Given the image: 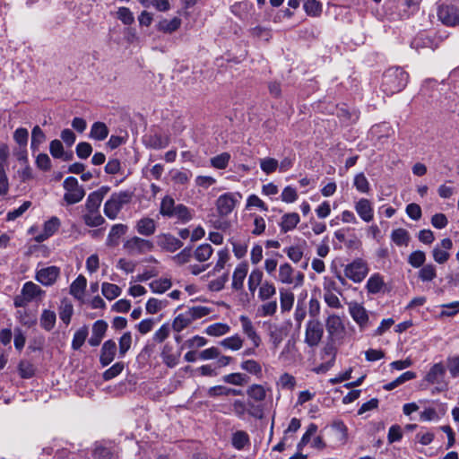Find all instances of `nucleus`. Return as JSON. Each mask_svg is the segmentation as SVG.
I'll return each mask as SVG.
<instances>
[{
	"mask_svg": "<svg viewBox=\"0 0 459 459\" xmlns=\"http://www.w3.org/2000/svg\"><path fill=\"white\" fill-rule=\"evenodd\" d=\"M408 78L409 75L403 69L400 67L389 68L383 75V91L388 95L400 92L406 86Z\"/></svg>",
	"mask_w": 459,
	"mask_h": 459,
	"instance_id": "f257e3e1",
	"label": "nucleus"
},
{
	"mask_svg": "<svg viewBox=\"0 0 459 459\" xmlns=\"http://www.w3.org/2000/svg\"><path fill=\"white\" fill-rule=\"evenodd\" d=\"M132 197L133 193L130 191L113 193L104 204L105 215L111 220L116 219L123 206L130 203Z\"/></svg>",
	"mask_w": 459,
	"mask_h": 459,
	"instance_id": "f03ea898",
	"label": "nucleus"
},
{
	"mask_svg": "<svg viewBox=\"0 0 459 459\" xmlns=\"http://www.w3.org/2000/svg\"><path fill=\"white\" fill-rule=\"evenodd\" d=\"M63 187L65 189L63 200L66 205L75 204L85 196L83 186L79 185L74 177L66 178L63 182Z\"/></svg>",
	"mask_w": 459,
	"mask_h": 459,
	"instance_id": "7ed1b4c3",
	"label": "nucleus"
},
{
	"mask_svg": "<svg viewBox=\"0 0 459 459\" xmlns=\"http://www.w3.org/2000/svg\"><path fill=\"white\" fill-rule=\"evenodd\" d=\"M123 248L127 255L135 256L152 252L154 249V244L149 239L134 236L124 243Z\"/></svg>",
	"mask_w": 459,
	"mask_h": 459,
	"instance_id": "20e7f679",
	"label": "nucleus"
},
{
	"mask_svg": "<svg viewBox=\"0 0 459 459\" xmlns=\"http://www.w3.org/2000/svg\"><path fill=\"white\" fill-rule=\"evenodd\" d=\"M304 278L303 273L295 271L289 263H283L279 267L277 280L282 284L300 287L303 285Z\"/></svg>",
	"mask_w": 459,
	"mask_h": 459,
	"instance_id": "39448f33",
	"label": "nucleus"
},
{
	"mask_svg": "<svg viewBox=\"0 0 459 459\" xmlns=\"http://www.w3.org/2000/svg\"><path fill=\"white\" fill-rule=\"evenodd\" d=\"M234 414L239 419H245L246 414L255 419L264 417V407L261 404H255L253 402L247 403L242 400H235L232 403Z\"/></svg>",
	"mask_w": 459,
	"mask_h": 459,
	"instance_id": "423d86ee",
	"label": "nucleus"
},
{
	"mask_svg": "<svg viewBox=\"0 0 459 459\" xmlns=\"http://www.w3.org/2000/svg\"><path fill=\"white\" fill-rule=\"evenodd\" d=\"M368 271L369 268L367 262L361 258H357L345 266L344 275L357 283L361 282L366 278Z\"/></svg>",
	"mask_w": 459,
	"mask_h": 459,
	"instance_id": "0eeeda50",
	"label": "nucleus"
},
{
	"mask_svg": "<svg viewBox=\"0 0 459 459\" xmlns=\"http://www.w3.org/2000/svg\"><path fill=\"white\" fill-rule=\"evenodd\" d=\"M349 313L355 323L359 325L360 331L366 330L372 325L368 312L361 304L358 302H350Z\"/></svg>",
	"mask_w": 459,
	"mask_h": 459,
	"instance_id": "6e6552de",
	"label": "nucleus"
},
{
	"mask_svg": "<svg viewBox=\"0 0 459 459\" xmlns=\"http://www.w3.org/2000/svg\"><path fill=\"white\" fill-rule=\"evenodd\" d=\"M324 328L318 320H309L306 325L305 342L309 347L317 346L323 337Z\"/></svg>",
	"mask_w": 459,
	"mask_h": 459,
	"instance_id": "1a4fd4ad",
	"label": "nucleus"
},
{
	"mask_svg": "<svg viewBox=\"0 0 459 459\" xmlns=\"http://www.w3.org/2000/svg\"><path fill=\"white\" fill-rule=\"evenodd\" d=\"M438 19L447 26H455L459 22V9L453 4H440L437 10Z\"/></svg>",
	"mask_w": 459,
	"mask_h": 459,
	"instance_id": "9d476101",
	"label": "nucleus"
},
{
	"mask_svg": "<svg viewBox=\"0 0 459 459\" xmlns=\"http://www.w3.org/2000/svg\"><path fill=\"white\" fill-rule=\"evenodd\" d=\"M325 327L328 334L333 340L335 341L343 338L345 326L340 316L336 315L329 316L325 322Z\"/></svg>",
	"mask_w": 459,
	"mask_h": 459,
	"instance_id": "9b49d317",
	"label": "nucleus"
},
{
	"mask_svg": "<svg viewBox=\"0 0 459 459\" xmlns=\"http://www.w3.org/2000/svg\"><path fill=\"white\" fill-rule=\"evenodd\" d=\"M453 247V242L449 238H443L432 250V256L436 263L443 264L450 257L449 250Z\"/></svg>",
	"mask_w": 459,
	"mask_h": 459,
	"instance_id": "f8f14e48",
	"label": "nucleus"
},
{
	"mask_svg": "<svg viewBox=\"0 0 459 459\" xmlns=\"http://www.w3.org/2000/svg\"><path fill=\"white\" fill-rule=\"evenodd\" d=\"M237 199L232 193H226L219 196L216 201V208L221 216H227L235 208Z\"/></svg>",
	"mask_w": 459,
	"mask_h": 459,
	"instance_id": "ddd939ff",
	"label": "nucleus"
},
{
	"mask_svg": "<svg viewBox=\"0 0 459 459\" xmlns=\"http://www.w3.org/2000/svg\"><path fill=\"white\" fill-rule=\"evenodd\" d=\"M158 246L168 252H175L183 247V242L169 233H162L157 236Z\"/></svg>",
	"mask_w": 459,
	"mask_h": 459,
	"instance_id": "4468645a",
	"label": "nucleus"
},
{
	"mask_svg": "<svg viewBox=\"0 0 459 459\" xmlns=\"http://www.w3.org/2000/svg\"><path fill=\"white\" fill-rule=\"evenodd\" d=\"M239 321L241 323L242 332L251 341L255 347H259L262 340L252 323L247 316H240Z\"/></svg>",
	"mask_w": 459,
	"mask_h": 459,
	"instance_id": "2eb2a0df",
	"label": "nucleus"
},
{
	"mask_svg": "<svg viewBox=\"0 0 459 459\" xmlns=\"http://www.w3.org/2000/svg\"><path fill=\"white\" fill-rule=\"evenodd\" d=\"M60 274V269L56 266H48L37 272L36 280L45 286L52 285Z\"/></svg>",
	"mask_w": 459,
	"mask_h": 459,
	"instance_id": "dca6fc26",
	"label": "nucleus"
},
{
	"mask_svg": "<svg viewBox=\"0 0 459 459\" xmlns=\"http://www.w3.org/2000/svg\"><path fill=\"white\" fill-rule=\"evenodd\" d=\"M355 211L362 221L370 222L374 219V210L372 204L366 198H361L355 203Z\"/></svg>",
	"mask_w": 459,
	"mask_h": 459,
	"instance_id": "f3484780",
	"label": "nucleus"
},
{
	"mask_svg": "<svg viewBox=\"0 0 459 459\" xmlns=\"http://www.w3.org/2000/svg\"><path fill=\"white\" fill-rule=\"evenodd\" d=\"M117 344L113 340L106 341L100 350V362L102 367H107L115 359Z\"/></svg>",
	"mask_w": 459,
	"mask_h": 459,
	"instance_id": "a211bd4d",
	"label": "nucleus"
},
{
	"mask_svg": "<svg viewBox=\"0 0 459 459\" xmlns=\"http://www.w3.org/2000/svg\"><path fill=\"white\" fill-rule=\"evenodd\" d=\"M248 272V265L247 263H240L237 265L232 275V288L239 290L244 286V281Z\"/></svg>",
	"mask_w": 459,
	"mask_h": 459,
	"instance_id": "6ab92c4d",
	"label": "nucleus"
},
{
	"mask_svg": "<svg viewBox=\"0 0 459 459\" xmlns=\"http://www.w3.org/2000/svg\"><path fill=\"white\" fill-rule=\"evenodd\" d=\"M107 328L108 324L104 320L96 321L92 325V334L89 339V344L93 347L100 345Z\"/></svg>",
	"mask_w": 459,
	"mask_h": 459,
	"instance_id": "aec40b11",
	"label": "nucleus"
},
{
	"mask_svg": "<svg viewBox=\"0 0 459 459\" xmlns=\"http://www.w3.org/2000/svg\"><path fill=\"white\" fill-rule=\"evenodd\" d=\"M156 228H157V226H156L155 221L153 219L148 218V217L142 218L141 220H139L136 222V225H135L136 231L140 235L145 236V237L153 235L156 231Z\"/></svg>",
	"mask_w": 459,
	"mask_h": 459,
	"instance_id": "412c9836",
	"label": "nucleus"
},
{
	"mask_svg": "<svg viewBox=\"0 0 459 459\" xmlns=\"http://www.w3.org/2000/svg\"><path fill=\"white\" fill-rule=\"evenodd\" d=\"M127 231V226L125 224H115L112 226L108 238H107V246L108 247H116L118 245L119 238L124 236Z\"/></svg>",
	"mask_w": 459,
	"mask_h": 459,
	"instance_id": "4be33fe9",
	"label": "nucleus"
},
{
	"mask_svg": "<svg viewBox=\"0 0 459 459\" xmlns=\"http://www.w3.org/2000/svg\"><path fill=\"white\" fill-rule=\"evenodd\" d=\"M145 145L149 148L159 150L166 148L169 144V136L151 134L144 139Z\"/></svg>",
	"mask_w": 459,
	"mask_h": 459,
	"instance_id": "5701e85b",
	"label": "nucleus"
},
{
	"mask_svg": "<svg viewBox=\"0 0 459 459\" xmlns=\"http://www.w3.org/2000/svg\"><path fill=\"white\" fill-rule=\"evenodd\" d=\"M390 238L392 241L398 247H408L411 240L409 231L403 228L394 230Z\"/></svg>",
	"mask_w": 459,
	"mask_h": 459,
	"instance_id": "b1692460",
	"label": "nucleus"
},
{
	"mask_svg": "<svg viewBox=\"0 0 459 459\" xmlns=\"http://www.w3.org/2000/svg\"><path fill=\"white\" fill-rule=\"evenodd\" d=\"M299 221V215L297 212L284 214L280 224L281 231L286 233L296 228Z\"/></svg>",
	"mask_w": 459,
	"mask_h": 459,
	"instance_id": "393cba45",
	"label": "nucleus"
},
{
	"mask_svg": "<svg viewBox=\"0 0 459 459\" xmlns=\"http://www.w3.org/2000/svg\"><path fill=\"white\" fill-rule=\"evenodd\" d=\"M21 292L30 300V302L45 293L39 285L32 281H27L24 283Z\"/></svg>",
	"mask_w": 459,
	"mask_h": 459,
	"instance_id": "a878e982",
	"label": "nucleus"
},
{
	"mask_svg": "<svg viewBox=\"0 0 459 459\" xmlns=\"http://www.w3.org/2000/svg\"><path fill=\"white\" fill-rule=\"evenodd\" d=\"M87 285L86 278L82 275H79L70 286V294L75 299H81L83 296L85 288Z\"/></svg>",
	"mask_w": 459,
	"mask_h": 459,
	"instance_id": "bb28decb",
	"label": "nucleus"
},
{
	"mask_svg": "<svg viewBox=\"0 0 459 459\" xmlns=\"http://www.w3.org/2000/svg\"><path fill=\"white\" fill-rule=\"evenodd\" d=\"M108 128L105 123L95 122L91 126L90 137L97 141H103L108 137Z\"/></svg>",
	"mask_w": 459,
	"mask_h": 459,
	"instance_id": "cd10ccee",
	"label": "nucleus"
},
{
	"mask_svg": "<svg viewBox=\"0 0 459 459\" xmlns=\"http://www.w3.org/2000/svg\"><path fill=\"white\" fill-rule=\"evenodd\" d=\"M40 326L46 331H51L56 325V315L55 311L44 309L40 315Z\"/></svg>",
	"mask_w": 459,
	"mask_h": 459,
	"instance_id": "c85d7f7f",
	"label": "nucleus"
},
{
	"mask_svg": "<svg viewBox=\"0 0 459 459\" xmlns=\"http://www.w3.org/2000/svg\"><path fill=\"white\" fill-rule=\"evenodd\" d=\"M60 225V220L56 217H52L50 220L45 222L44 232L42 235L39 236L37 239L39 241H43L49 238L59 229Z\"/></svg>",
	"mask_w": 459,
	"mask_h": 459,
	"instance_id": "c756f323",
	"label": "nucleus"
},
{
	"mask_svg": "<svg viewBox=\"0 0 459 459\" xmlns=\"http://www.w3.org/2000/svg\"><path fill=\"white\" fill-rule=\"evenodd\" d=\"M295 296L287 289H280V305L282 312L290 311L294 304Z\"/></svg>",
	"mask_w": 459,
	"mask_h": 459,
	"instance_id": "7c9ffc66",
	"label": "nucleus"
},
{
	"mask_svg": "<svg viewBox=\"0 0 459 459\" xmlns=\"http://www.w3.org/2000/svg\"><path fill=\"white\" fill-rule=\"evenodd\" d=\"M266 389L258 384H253L247 389V396L254 402H263L266 398Z\"/></svg>",
	"mask_w": 459,
	"mask_h": 459,
	"instance_id": "2f4dec72",
	"label": "nucleus"
},
{
	"mask_svg": "<svg viewBox=\"0 0 459 459\" xmlns=\"http://www.w3.org/2000/svg\"><path fill=\"white\" fill-rule=\"evenodd\" d=\"M181 25V19L174 17L171 20L164 19L157 24V29L164 33H172Z\"/></svg>",
	"mask_w": 459,
	"mask_h": 459,
	"instance_id": "473e14b6",
	"label": "nucleus"
},
{
	"mask_svg": "<svg viewBox=\"0 0 459 459\" xmlns=\"http://www.w3.org/2000/svg\"><path fill=\"white\" fill-rule=\"evenodd\" d=\"M240 368L251 375L255 376L257 378H261L263 376L262 366L258 361L255 359L243 360L240 363Z\"/></svg>",
	"mask_w": 459,
	"mask_h": 459,
	"instance_id": "72a5a7b5",
	"label": "nucleus"
},
{
	"mask_svg": "<svg viewBox=\"0 0 459 459\" xmlns=\"http://www.w3.org/2000/svg\"><path fill=\"white\" fill-rule=\"evenodd\" d=\"M84 223L89 227H99L105 222V219L99 211H86L82 215Z\"/></svg>",
	"mask_w": 459,
	"mask_h": 459,
	"instance_id": "f704fd0d",
	"label": "nucleus"
},
{
	"mask_svg": "<svg viewBox=\"0 0 459 459\" xmlns=\"http://www.w3.org/2000/svg\"><path fill=\"white\" fill-rule=\"evenodd\" d=\"M212 253L213 248L210 244H202L195 249L193 255L195 260L200 263H204L210 259Z\"/></svg>",
	"mask_w": 459,
	"mask_h": 459,
	"instance_id": "c9c22d12",
	"label": "nucleus"
},
{
	"mask_svg": "<svg viewBox=\"0 0 459 459\" xmlns=\"http://www.w3.org/2000/svg\"><path fill=\"white\" fill-rule=\"evenodd\" d=\"M190 316H189L187 311H185L184 313L177 316L172 322V329L177 333L183 331L190 324H192L193 321Z\"/></svg>",
	"mask_w": 459,
	"mask_h": 459,
	"instance_id": "e433bc0d",
	"label": "nucleus"
},
{
	"mask_svg": "<svg viewBox=\"0 0 459 459\" xmlns=\"http://www.w3.org/2000/svg\"><path fill=\"white\" fill-rule=\"evenodd\" d=\"M242 391L239 389H234L226 387L223 385H216L210 387L208 390V395L211 397L221 396V395H241Z\"/></svg>",
	"mask_w": 459,
	"mask_h": 459,
	"instance_id": "4c0bfd02",
	"label": "nucleus"
},
{
	"mask_svg": "<svg viewBox=\"0 0 459 459\" xmlns=\"http://www.w3.org/2000/svg\"><path fill=\"white\" fill-rule=\"evenodd\" d=\"M445 375V368L441 363L434 364L426 376V380L431 384L439 383Z\"/></svg>",
	"mask_w": 459,
	"mask_h": 459,
	"instance_id": "58836bf2",
	"label": "nucleus"
},
{
	"mask_svg": "<svg viewBox=\"0 0 459 459\" xmlns=\"http://www.w3.org/2000/svg\"><path fill=\"white\" fill-rule=\"evenodd\" d=\"M172 286L171 280L169 278H160L150 282L149 287L154 293H164L169 290Z\"/></svg>",
	"mask_w": 459,
	"mask_h": 459,
	"instance_id": "ea45409f",
	"label": "nucleus"
},
{
	"mask_svg": "<svg viewBox=\"0 0 459 459\" xmlns=\"http://www.w3.org/2000/svg\"><path fill=\"white\" fill-rule=\"evenodd\" d=\"M103 200V195L100 193L99 191H95L91 193L86 200L85 203V209L86 211H99V208L101 204V202Z\"/></svg>",
	"mask_w": 459,
	"mask_h": 459,
	"instance_id": "a19ab883",
	"label": "nucleus"
},
{
	"mask_svg": "<svg viewBox=\"0 0 459 459\" xmlns=\"http://www.w3.org/2000/svg\"><path fill=\"white\" fill-rule=\"evenodd\" d=\"M384 286L383 277L379 273H374L367 281L366 288L369 293H378Z\"/></svg>",
	"mask_w": 459,
	"mask_h": 459,
	"instance_id": "79ce46f5",
	"label": "nucleus"
},
{
	"mask_svg": "<svg viewBox=\"0 0 459 459\" xmlns=\"http://www.w3.org/2000/svg\"><path fill=\"white\" fill-rule=\"evenodd\" d=\"M264 273L260 269L253 270L248 276V290L251 293H254L256 289L263 283Z\"/></svg>",
	"mask_w": 459,
	"mask_h": 459,
	"instance_id": "37998d69",
	"label": "nucleus"
},
{
	"mask_svg": "<svg viewBox=\"0 0 459 459\" xmlns=\"http://www.w3.org/2000/svg\"><path fill=\"white\" fill-rule=\"evenodd\" d=\"M419 279L425 281H431L437 277V268L433 264L423 265L418 273Z\"/></svg>",
	"mask_w": 459,
	"mask_h": 459,
	"instance_id": "c03bdc74",
	"label": "nucleus"
},
{
	"mask_svg": "<svg viewBox=\"0 0 459 459\" xmlns=\"http://www.w3.org/2000/svg\"><path fill=\"white\" fill-rule=\"evenodd\" d=\"M276 293V288L271 281H265L262 283L258 290V298L262 301H265L273 298Z\"/></svg>",
	"mask_w": 459,
	"mask_h": 459,
	"instance_id": "a18cd8bd",
	"label": "nucleus"
},
{
	"mask_svg": "<svg viewBox=\"0 0 459 459\" xmlns=\"http://www.w3.org/2000/svg\"><path fill=\"white\" fill-rule=\"evenodd\" d=\"M175 200L169 196L166 195L160 203V213L168 218H172V212L176 208Z\"/></svg>",
	"mask_w": 459,
	"mask_h": 459,
	"instance_id": "49530a36",
	"label": "nucleus"
},
{
	"mask_svg": "<svg viewBox=\"0 0 459 459\" xmlns=\"http://www.w3.org/2000/svg\"><path fill=\"white\" fill-rule=\"evenodd\" d=\"M220 344L225 349L238 351L243 346V339L238 334H235L233 336L223 339L220 342Z\"/></svg>",
	"mask_w": 459,
	"mask_h": 459,
	"instance_id": "de8ad7c7",
	"label": "nucleus"
},
{
	"mask_svg": "<svg viewBox=\"0 0 459 459\" xmlns=\"http://www.w3.org/2000/svg\"><path fill=\"white\" fill-rule=\"evenodd\" d=\"M46 140V135L44 132L39 126H35L31 132V143L30 148L33 152H37L39 148V145L44 143Z\"/></svg>",
	"mask_w": 459,
	"mask_h": 459,
	"instance_id": "09e8293b",
	"label": "nucleus"
},
{
	"mask_svg": "<svg viewBox=\"0 0 459 459\" xmlns=\"http://www.w3.org/2000/svg\"><path fill=\"white\" fill-rule=\"evenodd\" d=\"M101 292L106 299L113 300L121 294V289L116 284L103 282L101 286Z\"/></svg>",
	"mask_w": 459,
	"mask_h": 459,
	"instance_id": "8fccbe9b",
	"label": "nucleus"
},
{
	"mask_svg": "<svg viewBox=\"0 0 459 459\" xmlns=\"http://www.w3.org/2000/svg\"><path fill=\"white\" fill-rule=\"evenodd\" d=\"M229 259H230V254H229L228 249H221V250L218 251V260H217L212 271L208 273V276L214 275L215 273L221 272L224 268V266L227 264V262L229 261Z\"/></svg>",
	"mask_w": 459,
	"mask_h": 459,
	"instance_id": "3c124183",
	"label": "nucleus"
},
{
	"mask_svg": "<svg viewBox=\"0 0 459 459\" xmlns=\"http://www.w3.org/2000/svg\"><path fill=\"white\" fill-rule=\"evenodd\" d=\"M89 331L87 326H82L79 328L74 334L72 348L75 351L79 350L84 343Z\"/></svg>",
	"mask_w": 459,
	"mask_h": 459,
	"instance_id": "603ef678",
	"label": "nucleus"
},
{
	"mask_svg": "<svg viewBox=\"0 0 459 459\" xmlns=\"http://www.w3.org/2000/svg\"><path fill=\"white\" fill-rule=\"evenodd\" d=\"M230 331V325L223 323L211 325L205 329V333L210 336H221L228 333Z\"/></svg>",
	"mask_w": 459,
	"mask_h": 459,
	"instance_id": "864d4df0",
	"label": "nucleus"
},
{
	"mask_svg": "<svg viewBox=\"0 0 459 459\" xmlns=\"http://www.w3.org/2000/svg\"><path fill=\"white\" fill-rule=\"evenodd\" d=\"M73 312V305L65 299L62 300L59 308V317L65 325L70 323Z\"/></svg>",
	"mask_w": 459,
	"mask_h": 459,
	"instance_id": "5fc2aeb1",
	"label": "nucleus"
},
{
	"mask_svg": "<svg viewBox=\"0 0 459 459\" xmlns=\"http://www.w3.org/2000/svg\"><path fill=\"white\" fill-rule=\"evenodd\" d=\"M426 254L421 250L411 252L408 256V263L414 268H420L425 265Z\"/></svg>",
	"mask_w": 459,
	"mask_h": 459,
	"instance_id": "6e6d98bb",
	"label": "nucleus"
},
{
	"mask_svg": "<svg viewBox=\"0 0 459 459\" xmlns=\"http://www.w3.org/2000/svg\"><path fill=\"white\" fill-rule=\"evenodd\" d=\"M172 218H177L183 223L189 221L192 219V214L189 209L184 204H178L172 212Z\"/></svg>",
	"mask_w": 459,
	"mask_h": 459,
	"instance_id": "4d7b16f0",
	"label": "nucleus"
},
{
	"mask_svg": "<svg viewBox=\"0 0 459 459\" xmlns=\"http://www.w3.org/2000/svg\"><path fill=\"white\" fill-rule=\"evenodd\" d=\"M168 305L167 300H160L155 298H151L146 303V311L148 314H156Z\"/></svg>",
	"mask_w": 459,
	"mask_h": 459,
	"instance_id": "13d9d810",
	"label": "nucleus"
},
{
	"mask_svg": "<svg viewBox=\"0 0 459 459\" xmlns=\"http://www.w3.org/2000/svg\"><path fill=\"white\" fill-rule=\"evenodd\" d=\"M222 380L230 385H244L248 382V377L242 373H231L225 375Z\"/></svg>",
	"mask_w": 459,
	"mask_h": 459,
	"instance_id": "bf43d9fd",
	"label": "nucleus"
},
{
	"mask_svg": "<svg viewBox=\"0 0 459 459\" xmlns=\"http://www.w3.org/2000/svg\"><path fill=\"white\" fill-rule=\"evenodd\" d=\"M161 358L168 367L174 368L178 363L179 355L171 353V348L166 345L161 352Z\"/></svg>",
	"mask_w": 459,
	"mask_h": 459,
	"instance_id": "052dcab7",
	"label": "nucleus"
},
{
	"mask_svg": "<svg viewBox=\"0 0 459 459\" xmlns=\"http://www.w3.org/2000/svg\"><path fill=\"white\" fill-rule=\"evenodd\" d=\"M230 160V153L222 152V153L212 158L211 164L215 169H223L227 168Z\"/></svg>",
	"mask_w": 459,
	"mask_h": 459,
	"instance_id": "680f3d73",
	"label": "nucleus"
},
{
	"mask_svg": "<svg viewBox=\"0 0 459 459\" xmlns=\"http://www.w3.org/2000/svg\"><path fill=\"white\" fill-rule=\"evenodd\" d=\"M119 355L124 357L126 353L130 350L132 344V334L130 332H126L120 337L119 342Z\"/></svg>",
	"mask_w": 459,
	"mask_h": 459,
	"instance_id": "e2e57ef3",
	"label": "nucleus"
},
{
	"mask_svg": "<svg viewBox=\"0 0 459 459\" xmlns=\"http://www.w3.org/2000/svg\"><path fill=\"white\" fill-rule=\"evenodd\" d=\"M260 168L267 175L273 173L278 168V160L273 158L260 160Z\"/></svg>",
	"mask_w": 459,
	"mask_h": 459,
	"instance_id": "0e129e2a",
	"label": "nucleus"
},
{
	"mask_svg": "<svg viewBox=\"0 0 459 459\" xmlns=\"http://www.w3.org/2000/svg\"><path fill=\"white\" fill-rule=\"evenodd\" d=\"M304 9L307 14L318 16L322 12V4L316 0H307L304 3Z\"/></svg>",
	"mask_w": 459,
	"mask_h": 459,
	"instance_id": "69168bd1",
	"label": "nucleus"
},
{
	"mask_svg": "<svg viewBox=\"0 0 459 459\" xmlns=\"http://www.w3.org/2000/svg\"><path fill=\"white\" fill-rule=\"evenodd\" d=\"M277 301L271 300L262 304L258 308V313L261 316H273L277 311Z\"/></svg>",
	"mask_w": 459,
	"mask_h": 459,
	"instance_id": "338daca9",
	"label": "nucleus"
},
{
	"mask_svg": "<svg viewBox=\"0 0 459 459\" xmlns=\"http://www.w3.org/2000/svg\"><path fill=\"white\" fill-rule=\"evenodd\" d=\"M124 368H125L124 362H117V363H115L112 367L108 368L103 373V376H102L103 379L106 380V381H108V380H111V379L115 378L116 377H117L124 370Z\"/></svg>",
	"mask_w": 459,
	"mask_h": 459,
	"instance_id": "774afa93",
	"label": "nucleus"
}]
</instances>
